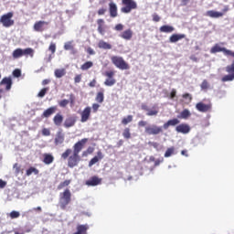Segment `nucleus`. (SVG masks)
<instances>
[{"mask_svg": "<svg viewBox=\"0 0 234 234\" xmlns=\"http://www.w3.org/2000/svg\"><path fill=\"white\" fill-rule=\"evenodd\" d=\"M114 30L117 32H122V30H123V24H117L114 27Z\"/></svg>", "mask_w": 234, "mask_h": 234, "instance_id": "nucleus-52", "label": "nucleus"}, {"mask_svg": "<svg viewBox=\"0 0 234 234\" xmlns=\"http://www.w3.org/2000/svg\"><path fill=\"white\" fill-rule=\"evenodd\" d=\"M178 123H180V121L176 118H174L165 122L163 128L169 129V127H175V125H178Z\"/></svg>", "mask_w": 234, "mask_h": 234, "instance_id": "nucleus-23", "label": "nucleus"}, {"mask_svg": "<svg viewBox=\"0 0 234 234\" xmlns=\"http://www.w3.org/2000/svg\"><path fill=\"white\" fill-rule=\"evenodd\" d=\"M13 167L15 169L16 175H19L21 173V166L19 165V164H15Z\"/></svg>", "mask_w": 234, "mask_h": 234, "instance_id": "nucleus-49", "label": "nucleus"}, {"mask_svg": "<svg viewBox=\"0 0 234 234\" xmlns=\"http://www.w3.org/2000/svg\"><path fill=\"white\" fill-rule=\"evenodd\" d=\"M70 202H72V192H70V189L66 188L63 192L59 193L58 206L60 209H67Z\"/></svg>", "mask_w": 234, "mask_h": 234, "instance_id": "nucleus-2", "label": "nucleus"}, {"mask_svg": "<svg viewBox=\"0 0 234 234\" xmlns=\"http://www.w3.org/2000/svg\"><path fill=\"white\" fill-rule=\"evenodd\" d=\"M229 49L226 48L219 47L218 44L213 46L210 49V54H217V52H223L224 56H228Z\"/></svg>", "mask_w": 234, "mask_h": 234, "instance_id": "nucleus-19", "label": "nucleus"}, {"mask_svg": "<svg viewBox=\"0 0 234 234\" xmlns=\"http://www.w3.org/2000/svg\"><path fill=\"white\" fill-rule=\"evenodd\" d=\"M0 85L5 86V90H10L12 89V78L11 77H5L1 82Z\"/></svg>", "mask_w": 234, "mask_h": 234, "instance_id": "nucleus-22", "label": "nucleus"}, {"mask_svg": "<svg viewBox=\"0 0 234 234\" xmlns=\"http://www.w3.org/2000/svg\"><path fill=\"white\" fill-rule=\"evenodd\" d=\"M20 216H21V214L16 210H13L9 214L10 218H19Z\"/></svg>", "mask_w": 234, "mask_h": 234, "instance_id": "nucleus-45", "label": "nucleus"}, {"mask_svg": "<svg viewBox=\"0 0 234 234\" xmlns=\"http://www.w3.org/2000/svg\"><path fill=\"white\" fill-rule=\"evenodd\" d=\"M64 50H74V46L72 45V42H66L64 44Z\"/></svg>", "mask_w": 234, "mask_h": 234, "instance_id": "nucleus-44", "label": "nucleus"}, {"mask_svg": "<svg viewBox=\"0 0 234 234\" xmlns=\"http://www.w3.org/2000/svg\"><path fill=\"white\" fill-rule=\"evenodd\" d=\"M48 25H50V22L39 20L35 22L33 29L35 30V32H45V30H48Z\"/></svg>", "mask_w": 234, "mask_h": 234, "instance_id": "nucleus-10", "label": "nucleus"}, {"mask_svg": "<svg viewBox=\"0 0 234 234\" xmlns=\"http://www.w3.org/2000/svg\"><path fill=\"white\" fill-rule=\"evenodd\" d=\"M65 142V135L63 133H58L55 138V145H61Z\"/></svg>", "mask_w": 234, "mask_h": 234, "instance_id": "nucleus-29", "label": "nucleus"}, {"mask_svg": "<svg viewBox=\"0 0 234 234\" xmlns=\"http://www.w3.org/2000/svg\"><path fill=\"white\" fill-rule=\"evenodd\" d=\"M175 98H176V90L172 89V90L170 92V100H175Z\"/></svg>", "mask_w": 234, "mask_h": 234, "instance_id": "nucleus-54", "label": "nucleus"}, {"mask_svg": "<svg viewBox=\"0 0 234 234\" xmlns=\"http://www.w3.org/2000/svg\"><path fill=\"white\" fill-rule=\"evenodd\" d=\"M196 109L199 112H211V109H213V104H211V102H208L207 104L204 102H197L196 104Z\"/></svg>", "mask_w": 234, "mask_h": 234, "instance_id": "nucleus-12", "label": "nucleus"}, {"mask_svg": "<svg viewBox=\"0 0 234 234\" xmlns=\"http://www.w3.org/2000/svg\"><path fill=\"white\" fill-rule=\"evenodd\" d=\"M87 52L90 54V56H94V54H96V52H94V49H92V48H88Z\"/></svg>", "mask_w": 234, "mask_h": 234, "instance_id": "nucleus-59", "label": "nucleus"}, {"mask_svg": "<svg viewBox=\"0 0 234 234\" xmlns=\"http://www.w3.org/2000/svg\"><path fill=\"white\" fill-rule=\"evenodd\" d=\"M26 175L27 176H30V175H39V170L34 166H31L26 171Z\"/></svg>", "mask_w": 234, "mask_h": 234, "instance_id": "nucleus-32", "label": "nucleus"}, {"mask_svg": "<svg viewBox=\"0 0 234 234\" xmlns=\"http://www.w3.org/2000/svg\"><path fill=\"white\" fill-rule=\"evenodd\" d=\"M87 142H89V138H83L73 145V151L72 149L68 148L61 154L62 160L68 159V166L71 169L77 167L80 162H81L80 153L83 151V147H85Z\"/></svg>", "mask_w": 234, "mask_h": 234, "instance_id": "nucleus-1", "label": "nucleus"}, {"mask_svg": "<svg viewBox=\"0 0 234 234\" xmlns=\"http://www.w3.org/2000/svg\"><path fill=\"white\" fill-rule=\"evenodd\" d=\"M107 13V7H101L97 11L98 16H105Z\"/></svg>", "mask_w": 234, "mask_h": 234, "instance_id": "nucleus-48", "label": "nucleus"}, {"mask_svg": "<svg viewBox=\"0 0 234 234\" xmlns=\"http://www.w3.org/2000/svg\"><path fill=\"white\" fill-rule=\"evenodd\" d=\"M48 83H50V80L46 79L42 81V85H48Z\"/></svg>", "mask_w": 234, "mask_h": 234, "instance_id": "nucleus-63", "label": "nucleus"}, {"mask_svg": "<svg viewBox=\"0 0 234 234\" xmlns=\"http://www.w3.org/2000/svg\"><path fill=\"white\" fill-rule=\"evenodd\" d=\"M13 76H14V78H21V69H16L13 71Z\"/></svg>", "mask_w": 234, "mask_h": 234, "instance_id": "nucleus-50", "label": "nucleus"}, {"mask_svg": "<svg viewBox=\"0 0 234 234\" xmlns=\"http://www.w3.org/2000/svg\"><path fill=\"white\" fill-rule=\"evenodd\" d=\"M100 160H103V153H101V151H98L97 155L90 159L89 162V167H92V165H94V164H98Z\"/></svg>", "mask_w": 234, "mask_h": 234, "instance_id": "nucleus-21", "label": "nucleus"}, {"mask_svg": "<svg viewBox=\"0 0 234 234\" xmlns=\"http://www.w3.org/2000/svg\"><path fill=\"white\" fill-rule=\"evenodd\" d=\"M47 92H48V88H44V89H42V90L38 92V94H37L38 98H44V96H45V94H47Z\"/></svg>", "mask_w": 234, "mask_h": 234, "instance_id": "nucleus-47", "label": "nucleus"}, {"mask_svg": "<svg viewBox=\"0 0 234 234\" xmlns=\"http://www.w3.org/2000/svg\"><path fill=\"white\" fill-rule=\"evenodd\" d=\"M97 30L101 36H105L107 26H105V20L103 18L97 19Z\"/></svg>", "mask_w": 234, "mask_h": 234, "instance_id": "nucleus-15", "label": "nucleus"}, {"mask_svg": "<svg viewBox=\"0 0 234 234\" xmlns=\"http://www.w3.org/2000/svg\"><path fill=\"white\" fill-rule=\"evenodd\" d=\"M111 61L120 70H129L131 69L129 64L122 57L112 56Z\"/></svg>", "mask_w": 234, "mask_h": 234, "instance_id": "nucleus-4", "label": "nucleus"}, {"mask_svg": "<svg viewBox=\"0 0 234 234\" xmlns=\"http://www.w3.org/2000/svg\"><path fill=\"white\" fill-rule=\"evenodd\" d=\"M201 90H207L209 89V82H207V80H204L202 83L200 84Z\"/></svg>", "mask_w": 234, "mask_h": 234, "instance_id": "nucleus-43", "label": "nucleus"}, {"mask_svg": "<svg viewBox=\"0 0 234 234\" xmlns=\"http://www.w3.org/2000/svg\"><path fill=\"white\" fill-rule=\"evenodd\" d=\"M144 133L148 134L149 136H156L158 134H162L164 133V129H162V126H158L156 124H153L150 126H146L144 129Z\"/></svg>", "mask_w": 234, "mask_h": 234, "instance_id": "nucleus-9", "label": "nucleus"}, {"mask_svg": "<svg viewBox=\"0 0 234 234\" xmlns=\"http://www.w3.org/2000/svg\"><path fill=\"white\" fill-rule=\"evenodd\" d=\"M182 98L185 99L186 105H189V103L193 101V95H191L190 93H184L182 95Z\"/></svg>", "mask_w": 234, "mask_h": 234, "instance_id": "nucleus-40", "label": "nucleus"}, {"mask_svg": "<svg viewBox=\"0 0 234 234\" xmlns=\"http://www.w3.org/2000/svg\"><path fill=\"white\" fill-rule=\"evenodd\" d=\"M14 17V12H8L7 14L3 15L0 17V23L5 27V28H10V27H14L15 21L12 19Z\"/></svg>", "mask_w": 234, "mask_h": 234, "instance_id": "nucleus-5", "label": "nucleus"}, {"mask_svg": "<svg viewBox=\"0 0 234 234\" xmlns=\"http://www.w3.org/2000/svg\"><path fill=\"white\" fill-rule=\"evenodd\" d=\"M226 72H228V75H224L221 78V81L223 83H226V81H233L234 80V60L230 65H228L225 68Z\"/></svg>", "mask_w": 234, "mask_h": 234, "instance_id": "nucleus-8", "label": "nucleus"}, {"mask_svg": "<svg viewBox=\"0 0 234 234\" xmlns=\"http://www.w3.org/2000/svg\"><path fill=\"white\" fill-rule=\"evenodd\" d=\"M92 112V108L87 106L84 110L80 112V122L81 123H85V122H89L90 120V113Z\"/></svg>", "mask_w": 234, "mask_h": 234, "instance_id": "nucleus-13", "label": "nucleus"}, {"mask_svg": "<svg viewBox=\"0 0 234 234\" xmlns=\"http://www.w3.org/2000/svg\"><path fill=\"white\" fill-rule=\"evenodd\" d=\"M131 122H133V115H127L122 119V125H128V123H131Z\"/></svg>", "mask_w": 234, "mask_h": 234, "instance_id": "nucleus-41", "label": "nucleus"}, {"mask_svg": "<svg viewBox=\"0 0 234 234\" xmlns=\"http://www.w3.org/2000/svg\"><path fill=\"white\" fill-rule=\"evenodd\" d=\"M122 14H131L132 10H138V3L134 0H122Z\"/></svg>", "mask_w": 234, "mask_h": 234, "instance_id": "nucleus-3", "label": "nucleus"}, {"mask_svg": "<svg viewBox=\"0 0 234 234\" xmlns=\"http://www.w3.org/2000/svg\"><path fill=\"white\" fill-rule=\"evenodd\" d=\"M122 136L125 140H131V128H124L122 131Z\"/></svg>", "mask_w": 234, "mask_h": 234, "instance_id": "nucleus-37", "label": "nucleus"}, {"mask_svg": "<svg viewBox=\"0 0 234 234\" xmlns=\"http://www.w3.org/2000/svg\"><path fill=\"white\" fill-rule=\"evenodd\" d=\"M98 109H100V104L93 103L92 104V111H93V112H98Z\"/></svg>", "mask_w": 234, "mask_h": 234, "instance_id": "nucleus-57", "label": "nucleus"}, {"mask_svg": "<svg viewBox=\"0 0 234 234\" xmlns=\"http://www.w3.org/2000/svg\"><path fill=\"white\" fill-rule=\"evenodd\" d=\"M141 108L143 111H146V116H157L159 110L157 105H154L152 109H149V106L147 104L143 103L141 105Z\"/></svg>", "mask_w": 234, "mask_h": 234, "instance_id": "nucleus-11", "label": "nucleus"}, {"mask_svg": "<svg viewBox=\"0 0 234 234\" xmlns=\"http://www.w3.org/2000/svg\"><path fill=\"white\" fill-rule=\"evenodd\" d=\"M43 158V162L46 164V165H50V164L54 162V155L51 154H44Z\"/></svg>", "mask_w": 234, "mask_h": 234, "instance_id": "nucleus-28", "label": "nucleus"}, {"mask_svg": "<svg viewBox=\"0 0 234 234\" xmlns=\"http://www.w3.org/2000/svg\"><path fill=\"white\" fill-rule=\"evenodd\" d=\"M12 56L14 59H19V58H23V49L16 48L13 51Z\"/></svg>", "mask_w": 234, "mask_h": 234, "instance_id": "nucleus-31", "label": "nucleus"}, {"mask_svg": "<svg viewBox=\"0 0 234 234\" xmlns=\"http://www.w3.org/2000/svg\"><path fill=\"white\" fill-rule=\"evenodd\" d=\"M90 154H92L94 153V147L89 146L86 150Z\"/></svg>", "mask_w": 234, "mask_h": 234, "instance_id": "nucleus-61", "label": "nucleus"}, {"mask_svg": "<svg viewBox=\"0 0 234 234\" xmlns=\"http://www.w3.org/2000/svg\"><path fill=\"white\" fill-rule=\"evenodd\" d=\"M229 12V5H224L222 11H215V10H208L206 13L207 17H211L212 19H218V17H224L226 14Z\"/></svg>", "mask_w": 234, "mask_h": 234, "instance_id": "nucleus-6", "label": "nucleus"}, {"mask_svg": "<svg viewBox=\"0 0 234 234\" xmlns=\"http://www.w3.org/2000/svg\"><path fill=\"white\" fill-rule=\"evenodd\" d=\"M175 154V147L167 148L166 152L165 153V158H169V156Z\"/></svg>", "mask_w": 234, "mask_h": 234, "instance_id": "nucleus-42", "label": "nucleus"}, {"mask_svg": "<svg viewBox=\"0 0 234 234\" xmlns=\"http://www.w3.org/2000/svg\"><path fill=\"white\" fill-rule=\"evenodd\" d=\"M109 14L112 18L118 17V5L112 1L109 3Z\"/></svg>", "mask_w": 234, "mask_h": 234, "instance_id": "nucleus-16", "label": "nucleus"}, {"mask_svg": "<svg viewBox=\"0 0 234 234\" xmlns=\"http://www.w3.org/2000/svg\"><path fill=\"white\" fill-rule=\"evenodd\" d=\"M99 48H103L104 50H111L112 46L103 40H101L98 44Z\"/></svg>", "mask_w": 234, "mask_h": 234, "instance_id": "nucleus-30", "label": "nucleus"}, {"mask_svg": "<svg viewBox=\"0 0 234 234\" xmlns=\"http://www.w3.org/2000/svg\"><path fill=\"white\" fill-rule=\"evenodd\" d=\"M146 125H147V122H145V121H140L138 122L139 127H145Z\"/></svg>", "mask_w": 234, "mask_h": 234, "instance_id": "nucleus-60", "label": "nucleus"}, {"mask_svg": "<svg viewBox=\"0 0 234 234\" xmlns=\"http://www.w3.org/2000/svg\"><path fill=\"white\" fill-rule=\"evenodd\" d=\"M23 56H30L31 58H34V49L31 48H27L25 49H22Z\"/></svg>", "mask_w": 234, "mask_h": 234, "instance_id": "nucleus-36", "label": "nucleus"}, {"mask_svg": "<svg viewBox=\"0 0 234 234\" xmlns=\"http://www.w3.org/2000/svg\"><path fill=\"white\" fill-rule=\"evenodd\" d=\"M76 122H78V117L69 116L66 118L63 125L66 129H70V127H74V125H76Z\"/></svg>", "mask_w": 234, "mask_h": 234, "instance_id": "nucleus-17", "label": "nucleus"}, {"mask_svg": "<svg viewBox=\"0 0 234 234\" xmlns=\"http://www.w3.org/2000/svg\"><path fill=\"white\" fill-rule=\"evenodd\" d=\"M56 111H58V106H51L43 112L41 117L42 118H50V116H52V114L56 113Z\"/></svg>", "mask_w": 234, "mask_h": 234, "instance_id": "nucleus-20", "label": "nucleus"}, {"mask_svg": "<svg viewBox=\"0 0 234 234\" xmlns=\"http://www.w3.org/2000/svg\"><path fill=\"white\" fill-rule=\"evenodd\" d=\"M104 100H105V95L103 94V90L97 92V95L95 97V101H97V103H101Z\"/></svg>", "mask_w": 234, "mask_h": 234, "instance_id": "nucleus-34", "label": "nucleus"}, {"mask_svg": "<svg viewBox=\"0 0 234 234\" xmlns=\"http://www.w3.org/2000/svg\"><path fill=\"white\" fill-rule=\"evenodd\" d=\"M48 51L51 52V54H56V43L51 42L48 47Z\"/></svg>", "mask_w": 234, "mask_h": 234, "instance_id": "nucleus-46", "label": "nucleus"}, {"mask_svg": "<svg viewBox=\"0 0 234 234\" xmlns=\"http://www.w3.org/2000/svg\"><path fill=\"white\" fill-rule=\"evenodd\" d=\"M186 37L185 34H173L169 37L170 43H176L177 41H180V39H184Z\"/></svg>", "mask_w": 234, "mask_h": 234, "instance_id": "nucleus-24", "label": "nucleus"}, {"mask_svg": "<svg viewBox=\"0 0 234 234\" xmlns=\"http://www.w3.org/2000/svg\"><path fill=\"white\" fill-rule=\"evenodd\" d=\"M120 37L122 39H126V41H129L130 39L133 38V30L131 29H126L124 30L121 35Z\"/></svg>", "mask_w": 234, "mask_h": 234, "instance_id": "nucleus-25", "label": "nucleus"}, {"mask_svg": "<svg viewBox=\"0 0 234 234\" xmlns=\"http://www.w3.org/2000/svg\"><path fill=\"white\" fill-rule=\"evenodd\" d=\"M159 32L171 34V32H175V27L173 26L165 25L159 28Z\"/></svg>", "mask_w": 234, "mask_h": 234, "instance_id": "nucleus-26", "label": "nucleus"}, {"mask_svg": "<svg viewBox=\"0 0 234 234\" xmlns=\"http://www.w3.org/2000/svg\"><path fill=\"white\" fill-rule=\"evenodd\" d=\"M94 63L92 61H87L80 66L81 70H89V69H92Z\"/></svg>", "mask_w": 234, "mask_h": 234, "instance_id": "nucleus-38", "label": "nucleus"}, {"mask_svg": "<svg viewBox=\"0 0 234 234\" xmlns=\"http://www.w3.org/2000/svg\"><path fill=\"white\" fill-rule=\"evenodd\" d=\"M103 76H105L106 80H104V85L106 87H113V85H116V79H114V76L116 75V71L114 70H108L102 73Z\"/></svg>", "mask_w": 234, "mask_h": 234, "instance_id": "nucleus-7", "label": "nucleus"}, {"mask_svg": "<svg viewBox=\"0 0 234 234\" xmlns=\"http://www.w3.org/2000/svg\"><path fill=\"white\" fill-rule=\"evenodd\" d=\"M6 187V181L0 179V189H5Z\"/></svg>", "mask_w": 234, "mask_h": 234, "instance_id": "nucleus-58", "label": "nucleus"}, {"mask_svg": "<svg viewBox=\"0 0 234 234\" xmlns=\"http://www.w3.org/2000/svg\"><path fill=\"white\" fill-rule=\"evenodd\" d=\"M70 179L65 180L64 182H61L58 186L57 189L58 191H61L64 187H68V186H70Z\"/></svg>", "mask_w": 234, "mask_h": 234, "instance_id": "nucleus-39", "label": "nucleus"}, {"mask_svg": "<svg viewBox=\"0 0 234 234\" xmlns=\"http://www.w3.org/2000/svg\"><path fill=\"white\" fill-rule=\"evenodd\" d=\"M152 17H153V21H154V23H158L161 19L160 16H158V14H156V13L154 14Z\"/></svg>", "mask_w": 234, "mask_h": 234, "instance_id": "nucleus-55", "label": "nucleus"}, {"mask_svg": "<svg viewBox=\"0 0 234 234\" xmlns=\"http://www.w3.org/2000/svg\"><path fill=\"white\" fill-rule=\"evenodd\" d=\"M53 122L55 125H57V127H60L61 123H63V116L61 113H57L54 117H53Z\"/></svg>", "mask_w": 234, "mask_h": 234, "instance_id": "nucleus-27", "label": "nucleus"}, {"mask_svg": "<svg viewBox=\"0 0 234 234\" xmlns=\"http://www.w3.org/2000/svg\"><path fill=\"white\" fill-rule=\"evenodd\" d=\"M176 133H181L182 134H187L191 131L189 124L181 123L176 127Z\"/></svg>", "mask_w": 234, "mask_h": 234, "instance_id": "nucleus-18", "label": "nucleus"}, {"mask_svg": "<svg viewBox=\"0 0 234 234\" xmlns=\"http://www.w3.org/2000/svg\"><path fill=\"white\" fill-rule=\"evenodd\" d=\"M189 116H191V112H189V110L187 109H185L181 112L180 116L178 118H181L183 120H187Z\"/></svg>", "mask_w": 234, "mask_h": 234, "instance_id": "nucleus-35", "label": "nucleus"}, {"mask_svg": "<svg viewBox=\"0 0 234 234\" xmlns=\"http://www.w3.org/2000/svg\"><path fill=\"white\" fill-rule=\"evenodd\" d=\"M59 107H67L69 105V100L64 99L58 102Z\"/></svg>", "mask_w": 234, "mask_h": 234, "instance_id": "nucleus-51", "label": "nucleus"}, {"mask_svg": "<svg viewBox=\"0 0 234 234\" xmlns=\"http://www.w3.org/2000/svg\"><path fill=\"white\" fill-rule=\"evenodd\" d=\"M42 134L43 136H50V130L48 128L42 129Z\"/></svg>", "mask_w": 234, "mask_h": 234, "instance_id": "nucleus-53", "label": "nucleus"}, {"mask_svg": "<svg viewBox=\"0 0 234 234\" xmlns=\"http://www.w3.org/2000/svg\"><path fill=\"white\" fill-rule=\"evenodd\" d=\"M227 56H230V58H234V51H231L229 49Z\"/></svg>", "mask_w": 234, "mask_h": 234, "instance_id": "nucleus-64", "label": "nucleus"}, {"mask_svg": "<svg viewBox=\"0 0 234 234\" xmlns=\"http://www.w3.org/2000/svg\"><path fill=\"white\" fill-rule=\"evenodd\" d=\"M74 82L75 83H80L81 82V74L75 76Z\"/></svg>", "mask_w": 234, "mask_h": 234, "instance_id": "nucleus-56", "label": "nucleus"}, {"mask_svg": "<svg viewBox=\"0 0 234 234\" xmlns=\"http://www.w3.org/2000/svg\"><path fill=\"white\" fill-rule=\"evenodd\" d=\"M102 179L98 177V176H93L85 182V185L89 187H95V186H100Z\"/></svg>", "mask_w": 234, "mask_h": 234, "instance_id": "nucleus-14", "label": "nucleus"}, {"mask_svg": "<svg viewBox=\"0 0 234 234\" xmlns=\"http://www.w3.org/2000/svg\"><path fill=\"white\" fill-rule=\"evenodd\" d=\"M89 87H96V79H93L90 83Z\"/></svg>", "mask_w": 234, "mask_h": 234, "instance_id": "nucleus-62", "label": "nucleus"}, {"mask_svg": "<svg viewBox=\"0 0 234 234\" xmlns=\"http://www.w3.org/2000/svg\"><path fill=\"white\" fill-rule=\"evenodd\" d=\"M54 74L57 78H63V76L67 74V70H65V69H55Z\"/></svg>", "mask_w": 234, "mask_h": 234, "instance_id": "nucleus-33", "label": "nucleus"}]
</instances>
